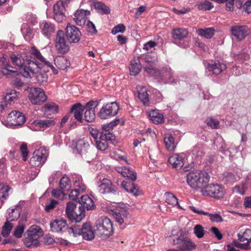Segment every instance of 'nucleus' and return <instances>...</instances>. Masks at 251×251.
<instances>
[{
	"instance_id": "9d476101",
	"label": "nucleus",
	"mask_w": 251,
	"mask_h": 251,
	"mask_svg": "<svg viewBox=\"0 0 251 251\" xmlns=\"http://www.w3.org/2000/svg\"><path fill=\"white\" fill-rule=\"evenodd\" d=\"M201 192L204 196H209L216 199L221 198L224 195L223 188L218 184H205L201 189Z\"/></svg>"
},
{
	"instance_id": "680f3d73",
	"label": "nucleus",
	"mask_w": 251,
	"mask_h": 251,
	"mask_svg": "<svg viewBox=\"0 0 251 251\" xmlns=\"http://www.w3.org/2000/svg\"><path fill=\"white\" fill-rule=\"evenodd\" d=\"M20 150L22 153L23 160L25 161L27 160L28 154L27 144L25 142L22 143L20 146Z\"/></svg>"
},
{
	"instance_id": "4d7b16f0",
	"label": "nucleus",
	"mask_w": 251,
	"mask_h": 251,
	"mask_svg": "<svg viewBox=\"0 0 251 251\" xmlns=\"http://www.w3.org/2000/svg\"><path fill=\"white\" fill-rule=\"evenodd\" d=\"M194 233L198 238H201L205 234L204 228L201 225H197L194 227Z\"/></svg>"
},
{
	"instance_id": "4468645a",
	"label": "nucleus",
	"mask_w": 251,
	"mask_h": 251,
	"mask_svg": "<svg viewBox=\"0 0 251 251\" xmlns=\"http://www.w3.org/2000/svg\"><path fill=\"white\" fill-rule=\"evenodd\" d=\"M31 54L38 60H37L35 59L28 60L29 61H32L33 62H36V63H37V64H38V66H36L34 68V69L40 67V65H44V67L50 68V69L52 70L53 73L54 74H57L58 73L57 70L55 69L51 63L49 61L46 60L45 58L41 55L40 51L38 50L34 46L31 48Z\"/></svg>"
},
{
	"instance_id": "f704fd0d",
	"label": "nucleus",
	"mask_w": 251,
	"mask_h": 251,
	"mask_svg": "<svg viewBox=\"0 0 251 251\" xmlns=\"http://www.w3.org/2000/svg\"><path fill=\"white\" fill-rule=\"evenodd\" d=\"M148 113L150 120L153 124H160L163 123L164 116L158 110H152Z\"/></svg>"
},
{
	"instance_id": "8fccbe9b",
	"label": "nucleus",
	"mask_w": 251,
	"mask_h": 251,
	"mask_svg": "<svg viewBox=\"0 0 251 251\" xmlns=\"http://www.w3.org/2000/svg\"><path fill=\"white\" fill-rule=\"evenodd\" d=\"M145 61L149 65L155 64L157 62V56L156 52H151L146 54Z\"/></svg>"
},
{
	"instance_id": "412c9836",
	"label": "nucleus",
	"mask_w": 251,
	"mask_h": 251,
	"mask_svg": "<svg viewBox=\"0 0 251 251\" xmlns=\"http://www.w3.org/2000/svg\"><path fill=\"white\" fill-rule=\"evenodd\" d=\"M232 34L238 40H242L250 33V29L246 25H234L231 27Z\"/></svg>"
},
{
	"instance_id": "39448f33",
	"label": "nucleus",
	"mask_w": 251,
	"mask_h": 251,
	"mask_svg": "<svg viewBox=\"0 0 251 251\" xmlns=\"http://www.w3.org/2000/svg\"><path fill=\"white\" fill-rule=\"evenodd\" d=\"M69 234L73 233L74 236L82 235L86 240L91 241L95 238L94 232L90 223H84L81 227L79 226H74L68 228Z\"/></svg>"
},
{
	"instance_id": "72a5a7b5",
	"label": "nucleus",
	"mask_w": 251,
	"mask_h": 251,
	"mask_svg": "<svg viewBox=\"0 0 251 251\" xmlns=\"http://www.w3.org/2000/svg\"><path fill=\"white\" fill-rule=\"evenodd\" d=\"M188 35V31L186 28H178L173 29L172 37L176 42L186 38Z\"/></svg>"
},
{
	"instance_id": "6e6d98bb",
	"label": "nucleus",
	"mask_w": 251,
	"mask_h": 251,
	"mask_svg": "<svg viewBox=\"0 0 251 251\" xmlns=\"http://www.w3.org/2000/svg\"><path fill=\"white\" fill-rule=\"evenodd\" d=\"M85 109L84 113V118L87 122H92L95 119V110Z\"/></svg>"
},
{
	"instance_id": "a878e982",
	"label": "nucleus",
	"mask_w": 251,
	"mask_h": 251,
	"mask_svg": "<svg viewBox=\"0 0 251 251\" xmlns=\"http://www.w3.org/2000/svg\"><path fill=\"white\" fill-rule=\"evenodd\" d=\"M116 171L124 177H127L132 181L136 179V173L133 171L125 166H117Z\"/></svg>"
},
{
	"instance_id": "393cba45",
	"label": "nucleus",
	"mask_w": 251,
	"mask_h": 251,
	"mask_svg": "<svg viewBox=\"0 0 251 251\" xmlns=\"http://www.w3.org/2000/svg\"><path fill=\"white\" fill-rule=\"evenodd\" d=\"M66 221L63 218L55 219L50 223L51 230L54 232L63 231V230L66 228Z\"/></svg>"
},
{
	"instance_id": "c756f323",
	"label": "nucleus",
	"mask_w": 251,
	"mask_h": 251,
	"mask_svg": "<svg viewBox=\"0 0 251 251\" xmlns=\"http://www.w3.org/2000/svg\"><path fill=\"white\" fill-rule=\"evenodd\" d=\"M40 28L42 33L47 37H50L55 30V25L50 22L43 21L40 24Z\"/></svg>"
},
{
	"instance_id": "052dcab7",
	"label": "nucleus",
	"mask_w": 251,
	"mask_h": 251,
	"mask_svg": "<svg viewBox=\"0 0 251 251\" xmlns=\"http://www.w3.org/2000/svg\"><path fill=\"white\" fill-rule=\"evenodd\" d=\"M73 181L75 186L78 187V189L81 190V192H83L86 190L85 186L83 183L81 177H78L74 178Z\"/></svg>"
},
{
	"instance_id": "f03ea898",
	"label": "nucleus",
	"mask_w": 251,
	"mask_h": 251,
	"mask_svg": "<svg viewBox=\"0 0 251 251\" xmlns=\"http://www.w3.org/2000/svg\"><path fill=\"white\" fill-rule=\"evenodd\" d=\"M11 60L13 65L17 66L19 68V71L21 75L25 77L28 78L33 74V71L38 64L36 62L29 61L24 65L25 60L21 55L11 54L10 56Z\"/></svg>"
},
{
	"instance_id": "a18cd8bd",
	"label": "nucleus",
	"mask_w": 251,
	"mask_h": 251,
	"mask_svg": "<svg viewBox=\"0 0 251 251\" xmlns=\"http://www.w3.org/2000/svg\"><path fill=\"white\" fill-rule=\"evenodd\" d=\"M4 58H1V60L3 62V66L1 69V73L3 75H11L12 73H15L17 71L13 69V67L10 66L6 61L4 62L5 60Z\"/></svg>"
},
{
	"instance_id": "4be33fe9",
	"label": "nucleus",
	"mask_w": 251,
	"mask_h": 251,
	"mask_svg": "<svg viewBox=\"0 0 251 251\" xmlns=\"http://www.w3.org/2000/svg\"><path fill=\"white\" fill-rule=\"evenodd\" d=\"M90 14V12L89 10L78 9L75 13L74 20L78 25L83 26L85 25L88 18L87 16Z\"/></svg>"
},
{
	"instance_id": "cd10ccee",
	"label": "nucleus",
	"mask_w": 251,
	"mask_h": 251,
	"mask_svg": "<svg viewBox=\"0 0 251 251\" xmlns=\"http://www.w3.org/2000/svg\"><path fill=\"white\" fill-rule=\"evenodd\" d=\"M121 186L126 192L134 196H137L141 194V191L133 183L123 181Z\"/></svg>"
},
{
	"instance_id": "a19ab883",
	"label": "nucleus",
	"mask_w": 251,
	"mask_h": 251,
	"mask_svg": "<svg viewBox=\"0 0 251 251\" xmlns=\"http://www.w3.org/2000/svg\"><path fill=\"white\" fill-rule=\"evenodd\" d=\"M215 29L212 27L199 28L197 30L198 34L206 39H211L214 34Z\"/></svg>"
},
{
	"instance_id": "0eeeda50",
	"label": "nucleus",
	"mask_w": 251,
	"mask_h": 251,
	"mask_svg": "<svg viewBox=\"0 0 251 251\" xmlns=\"http://www.w3.org/2000/svg\"><path fill=\"white\" fill-rule=\"evenodd\" d=\"M115 136L110 131L102 128L100 137L95 142L97 148L101 151H105L109 147V143L115 140Z\"/></svg>"
},
{
	"instance_id": "9b49d317",
	"label": "nucleus",
	"mask_w": 251,
	"mask_h": 251,
	"mask_svg": "<svg viewBox=\"0 0 251 251\" xmlns=\"http://www.w3.org/2000/svg\"><path fill=\"white\" fill-rule=\"evenodd\" d=\"M64 32L62 30H58L54 41L55 48L58 53L65 54L70 50V46L64 37Z\"/></svg>"
},
{
	"instance_id": "dca6fc26",
	"label": "nucleus",
	"mask_w": 251,
	"mask_h": 251,
	"mask_svg": "<svg viewBox=\"0 0 251 251\" xmlns=\"http://www.w3.org/2000/svg\"><path fill=\"white\" fill-rule=\"evenodd\" d=\"M65 35L69 43H76L79 41L81 33L78 27L68 23L66 27Z\"/></svg>"
},
{
	"instance_id": "4c0bfd02",
	"label": "nucleus",
	"mask_w": 251,
	"mask_h": 251,
	"mask_svg": "<svg viewBox=\"0 0 251 251\" xmlns=\"http://www.w3.org/2000/svg\"><path fill=\"white\" fill-rule=\"evenodd\" d=\"M81 206L87 210H92L94 208L95 204L93 200L88 195H84L81 197Z\"/></svg>"
},
{
	"instance_id": "f3484780",
	"label": "nucleus",
	"mask_w": 251,
	"mask_h": 251,
	"mask_svg": "<svg viewBox=\"0 0 251 251\" xmlns=\"http://www.w3.org/2000/svg\"><path fill=\"white\" fill-rule=\"evenodd\" d=\"M69 1V0H59L54 5L53 17L56 22L61 23L65 20V6L67 5Z\"/></svg>"
},
{
	"instance_id": "423d86ee",
	"label": "nucleus",
	"mask_w": 251,
	"mask_h": 251,
	"mask_svg": "<svg viewBox=\"0 0 251 251\" xmlns=\"http://www.w3.org/2000/svg\"><path fill=\"white\" fill-rule=\"evenodd\" d=\"M66 213L69 220L75 223L80 222L85 215V210L82 206H79L77 209L76 204L71 201L67 204Z\"/></svg>"
},
{
	"instance_id": "bf43d9fd",
	"label": "nucleus",
	"mask_w": 251,
	"mask_h": 251,
	"mask_svg": "<svg viewBox=\"0 0 251 251\" xmlns=\"http://www.w3.org/2000/svg\"><path fill=\"white\" fill-rule=\"evenodd\" d=\"M17 93L15 90H12L10 93H7L4 97V99L5 102L10 103L17 99Z\"/></svg>"
},
{
	"instance_id": "20e7f679",
	"label": "nucleus",
	"mask_w": 251,
	"mask_h": 251,
	"mask_svg": "<svg viewBox=\"0 0 251 251\" xmlns=\"http://www.w3.org/2000/svg\"><path fill=\"white\" fill-rule=\"evenodd\" d=\"M26 236L24 239L25 245L27 248L37 247L39 244L38 238L42 235V229L37 225H33L26 231Z\"/></svg>"
},
{
	"instance_id": "bb28decb",
	"label": "nucleus",
	"mask_w": 251,
	"mask_h": 251,
	"mask_svg": "<svg viewBox=\"0 0 251 251\" xmlns=\"http://www.w3.org/2000/svg\"><path fill=\"white\" fill-rule=\"evenodd\" d=\"M226 65L218 61L214 62L213 63L208 64L207 65V69L209 72H211L213 74L218 75L222 72L226 70Z\"/></svg>"
},
{
	"instance_id": "6ab92c4d",
	"label": "nucleus",
	"mask_w": 251,
	"mask_h": 251,
	"mask_svg": "<svg viewBox=\"0 0 251 251\" xmlns=\"http://www.w3.org/2000/svg\"><path fill=\"white\" fill-rule=\"evenodd\" d=\"M50 68L44 67V65H40V67L34 69L33 74L28 77H35L37 82L40 85H44L47 82L48 76L46 72L49 71Z\"/></svg>"
},
{
	"instance_id": "7ed1b4c3",
	"label": "nucleus",
	"mask_w": 251,
	"mask_h": 251,
	"mask_svg": "<svg viewBox=\"0 0 251 251\" xmlns=\"http://www.w3.org/2000/svg\"><path fill=\"white\" fill-rule=\"evenodd\" d=\"M94 230L101 238L108 237L113 233L112 222L106 217H101L96 221Z\"/></svg>"
},
{
	"instance_id": "13d9d810",
	"label": "nucleus",
	"mask_w": 251,
	"mask_h": 251,
	"mask_svg": "<svg viewBox=\"0 0 251 251\" xmlns=\"http://www.w3.org/2000/svg\"><path fill=\"white\" fill-rule=\"evenodd\" d=\"M205 122L207 126L211 127L212 129H217L220 124L218 120H216L212 117L207 118L205 120Z\"/></svg>"
},
{
	"instance_id": "864d4df0",
	"label": "nucleus",
	"mask_w": 251,
	"mask_h": 251,
	"mask_svg": "<svg viewBox=\"0 0 251 251\" xmlns=\"http://www.w3.org/2000/svg\"><path fill=\"white\" fill-rule=\"evenodd\" d=\"M223 180L226 183L232 184L237 180L236 176L232 173L227 172L224 174Z\"/></svg>"
},
{
	"instance_id": "79ce46f5",
	"label": "nucleus",
	"mask_w": 251,
	"mask_h": 251,
	"mask_svg": "<svg viewBox=\"0 0 251 251\" xmlns=\"http://www.w3.org/2000/svg\"><path fill=\"white\" fill-rule=\"evenodd\" d=\"M21 31L24 35V38L27 41H30L33 37V29L26 24L22 25Z\"/></svg>"
},
{
	"instance_id": "c03bdc74",
	"label": "nucleus",
	"mask_w": 251,
	"mask_h": 251,
	"mask_svg": "<svg viewBox=\"0 0 251 251\" xmlns=\"http://www.w3.org/2000/svg\"><path fill=\"white\" fill-rule=\"evenodd\" d=\"M11 193V188L9 186H2L0 188V201L4 202Z\"/></svg>"
},
{
	"instance_id": "ea45409f",
	"label": "nucleus",
	"mask_w": 251,
	"mask_h": 251,
	"mask_svg": "<svg viewBox=\"0 0 251 251\" xmlns=\"http://www.w3.org/2000/svg\"><path fill=\"white\" fill-rule=\"evenodd\" d=\"M164 141L166 146V148L168 151H173L175 149L176 144L175 142L174 137L172 134H166Z\"/></svg>"
},
{
	"instance_id": "de8ad7c7",
	"label": "nucleus",
	"mask_w": 251,
	"mask_h": 251,
	"mask_svg": "<svg viewBox=\"0 0 251 251\" xmlns=\"http://www.w3.org/2000/svg\"><path fill=\"white\" fill-rule=\"evenodd\" d=\"M165 201L168 204L175 206L178 205V207H181L178 205V200L176 197L171 193H166L165 194Z\"/></svg>"
},
{
	"instance_id": "c85d7f7f",
	"label": "nucleus",
	"mask_w": 251,
	"mask_h": 251,
	"mask_svg": "<svg viewBox=\"0 0 251 251\" xmlns=\"http://www.w3.org/2000/svg\"><path fill=\"white\" fill-rule=\"evenodd\" d=\"M137 95L138 98L144 105L149 106L150 105V101L149 94L145 87H139L137 90Z\"/></svg>"
},
{
	"instance_id": "1a4fd4ad",
	"label": "nucleus",
	"mask_w": 251,
	"mask_h": 251,
	"mask_svg": "<svg viewBox=\"0 0 251 251\" xmlns=\"http://www.w3.org/2000/svg\"><path fill=\"white\" fill-rule=\"evenodd\" d=\"M119 110V105L116 102H112L103 105L98 113L99 116L106 119L116 115Z\"/></svg>"
},
{
	"instance_id": "603ef678",
	"label": "nucleus",
	"mask_w": 251,
	"mask_h": 251,
	"mask_svg": "<svg viewBox=\"0 0 251 251\" xmlns=\"http://www.w3.org/2000/svg\"><path fill=\"white\" fill-rule=\"evenodd\" d=\"M25 225L23 224L19 223L13 231V236L17 238H21L25 230Z\"/></svg>"
},
{
	"instance_id": "37998d69",
	"label": "nucleus",
	"mask_w": 251,
	"mask_h": 251,
	"mask_svg": "<svg viewBox=\"0 0 251 251\" xmlns=\"http://www.w3.org/2000/svg\"><path fill=\"white\" fill-rule=\"evenodd\" d=\"M58 111V105L55 103L51 102L46 104L44 107V111L46 115L55 114Z\"/></svg>"
},
{
	"instance_id": "f257e3e1",
	"label": "nucleus",
	"mask_w": 251,
	"mask_h": 251,
	"mask_svg": "<svg viewBox=\"0 0 251 251\" xmlns=\"http://www.w3.org/2000/svg\"><path fill=\"white\" fill-rule=\"evenodd\" d=\"M209 176L207 172L197 170L191 171L187 175V183L193 189H201L208 183Z\"/></svg>"
},
{
	"instance_id": "b1692460",
	"label": "nucleus",
	"mask_w": 251,
	"mask_h": 251,
	"mask_svg": "<svg viewBox=\"0 0 251 251\" xmlns=\"http://www.w3.org/2000/svg\"><path fill=\"white\" fill-rule=\"evenodd\" d=\"M56 123V120L52 118L45 120H37L33 122V125L38 130H44L47 128L53 126Z\"/></svg>"
},
{
	"instance_id": "e433bc0d",
	"label": "nucleus",
	"mask_w": 251,
	"mask_h": 251,
	"mask_svg": "<svg viewBox=\"0 0 251 251\" xmlns=\"http://www.w3.org/2000/svg\"><path fill=\"white\" fill-rule=\"evenodd\" d=\"M168 162L174 168H181L184 165L183 159L177 154L171 156L168 159Z\"/></svg>"
},
{
	"instance_id": "2f4dec72",
	"label": "nucleus",
	"mask_w": 251,
	"mask_h": 251,
	"mask_svg": "<svg viewBox=\"0 0 251 251\" xmlns=\"http://www.w3.org/2000/svg\"><path fill=\"white\" fill-rule=\"evenodd\" d=\"M22 210V207L20 204H17L14 208H9L7 210L8 216L7 217V219L10 221L17 220L20 217Z\"/></svg>"
},
{
	"instance_id": "aec40b11",
	"label": "nucleus",
	"mask_w": 251,
	"mask_h": 251,
	"mask_svg": "<svg viewBox=\"0 0 251 251\" xmlns=\"http://www.w3.org/2000/svg\"><path fill=\"white\" fill-rule=\"evenodd\" d=\"M89 144L84 139H79L76 143L74 151L80 154L84 159L87 162L90 161V158L88 157V150Z\"/></svg>"
},
{
	"instance_id": "338daca9",
	"label": "nucleus",
	"mask_w": 251,
	"mask_h": 251,
	"mask_svg": "<svg viewBox=\"0 0 251 251\" xmlns=\"http://www.w3.org/2000/svg\"><path fill=\"white\" fill-rule=\"evenodd\" d=\"M145 69L146 72L151 76H155V74H157L158 71L155 67L151 65L146 66Z\"/></svg>"
},
{
	"instance_id": "58836bf2",
	"label": "nucleus",
	"mask_w": 251,
	"mask_h": 251,
	"mask_svg": "<svg viewBox=\"0 0 251 251\" xmlns=\"http://www.w3.org/2000/svg\"><path fill=\"white\" fill-rule=\"evenodd\" d=\"M91 5H93L97 12L101 14H107L110 13L109 8L103 3L93 0Z\"/></svg>"
},
{
	"instance_id": "49530a36",
	"label": "nucleus",
	"mask_w": 251,
	"mask_h": 251,
	"mask_svg": "<svg viewBox=\"0 0 251 251\" xmlns=\"http://www.w3.org/2000/svg\"><path fill=\"white\" fill-rule=\"evenodd\" d=\"M59 186L61 189L64 191H68L71 187V181L66 176H63L59 182Z\"/></svg>"
},
{
	"instance_id": "f8f14e48",
	"label": "nucleus",
	"mask_w": 251,
	"mask_h": 251,
	"mask_svg": "<svg viewBox=\"0 0 251 251\" xmlns=\"http://www.w3.org/2000/svg\"><path fill=\"white\" fill-rule=\"evenodd\" d=\"M172 243L177 246L178 251H192L196 247L195 244L188 238L181 236L175 237L173 239Z\"/></svg>"
},
{
	"instance_id": "5fc2aeb1",
	"label": "nucleus",
	"mask_w": 251,
	"mask_h": 251,
	"mask_svg": "<svg viewBox=\"0 0 251 251\" xmlns=\"http://www.w3.org/2000/svg\"><path fill=\"white\" fill-rule=\"evenodd\" d=\"M12 228V225L9 222H6L2 227L1 235L5 237H7Z\"/></svg>"
},
{
	"instance_id": "2eb2a0df",
	"label": "nucleus",
	"mask_w": 251,
	"mask_h": 251,
	"mask_svg": "<svg viewBox=\"0 0 251 251\" xmlns=\"http://www.w3.org/2000/svg\"><path fill=\"white\" fill-rule=\"evenodd\" d=\"M28 98L32 104H41L46 100L47 97L43 89L31 87L29 90Z\"/></svg>"
},
{
	"instance_id": "a211bd4d",
	"label": "nucleus",
	"mask_w": 251,
	"mask_h": 251,
	"mask_svg": "<svg viewBox=\"0 0 251 251\" xmlns=\"http://www.w3.org/2000/svg\"><path fill=\"white\" fill-rule=\"evenodd\" d=\"M7 121L11 125L19 126L23 125L26 120L25 115L19 111L14 110L9 113Z\"/></svg>"
},
{
	"instance_id": "ddd939ff",
	"label": "nucleus",
	"mask_w": 251,
	"mask_h": 251,
	"mask_svg": "<svg viewBox=\"0 0 251 251\" xmlns=\"http://www.w3.org/2000/svg\"><path fill=\"white\" fill-rule=\"evenodd\" d=\"M98 191L102 194H116L118 189L110 180L103 178L100 179L97 183Z\"/></svg>"
},
{
	"instance_id": "09e8293b",
	"label": "nucleus",
	"mask_w": 251,
	"mask_h": 251,
	"mask_svg": "<svg viewBox=\"0 0 251 251\" xmlns=\"http://www.w3.org/2000/svg\"><path fill=\"white\" fill-rule=\"evenodd\" d=\"M237 236L238 240L241 242L245 241L251 242V229H246L242 234L238 233Z\"/></svg>"
},
{
	"instance_id": "7c9ffc66",
	"label": "nucleus",
	"mask_w": 251,
	"mask_h": 251,
	"mask_svg": "<svg viewBox=\"0 0 251 251\" xmlns=\"http://www.w3.org/2000/svg\"><path fill=\"white\" fill-rule=\"evenodd\" d=\"M141 68L139 57H134L131 60L129 68L130 75L133 76L137 75L140 73Z\"/></svg>"
},
{
	"instance_id": "473e14b6",
	"label": "nucleus",
	"mask_w": 251,
	"mask_h": 251,
	"mask_svg": "<svg viewBox=\"0 0 251 251\" xmlns=\"http://www.w3.org/2000/svg\"><path fill=\"white\" fill-rule=\"evenodd\" d=\"M84 109L79 103L74 104L71 108L70 113H74V117L78 122L80 123L83 122L82 113Z\"/></svg>"
},
{
	"instance_id": "6e6552de",
	"label": "nucleus",
	"mask_w": 251,
	"mask_h": 251,
	"mask_svg": "<svg viewBox=\"0 0 251 251\" xmlns=\"http://www.w3.org/2000/svg\"><path fill=\"white\" fill-rule=\"evenodd\" d=\"M48 156V151L44 147H40L34 151L29 163L33 166H42L46 161Z\"/></svg>"
},
{
	"instance_id": "0e129e2a",
	"label": "nucleus",
	"mask_w": 251,
	"mask_h": 251,
	"mask_svg": "<svg viewBox=\"0 0 251 251\" xmlns=\"http://www.w3.org/2000/svg\"><path fill=\"white\" fill-rule=\"evenodd\" d=\"M98 100H90L86 103L84 109L88 110H95L98 105Z\"/></svg>"
},
{
	"instance_id": "c9c22d12",
	"label": "nucleus",
	"mask_w": 251,
	"mask_h": 251,
	"mask_svg": "<svg viewBox=\"0 0 251 251\" xmlns=\"http://www.w3.org/2000/svg\"><path fill=\"white\" fill-rule=\"evenodd\" d=\"M54 64L60 70H65L70 65L69 61L64 56H58L54 59Z\"/></svg>"
},
{
	"instance_id": "3c124183",
	"label": "nucleus",
	"mask_w": 251,
	"mask_h": 251,
	"mask_svg": "<svg viewBox=\"0 0 251 251\" xmlns=\"http://www.w3.org/2000/svg\"><path fill=\"white\" fill-rule=\"evenodd\" d=\"M196 5L199 10L203 11L210 10L214 7L213 4L208 0L197 3Z\"/></svg>"
},
{
	"instance_id": "774afa93",
	"label": "nucleus",
	"mask_w": 251,
	"mask_h": 251,
	"mask_svg": "<svg viewBox=\"0 0 251 251\" xmlns=\"http://www.w3.org/2000/svg\"><path fill=\"white\" fill-rule=\"evenodd\" d=\"M58 204V201L55 200H52L50 202L47 203L45 206V210L46 212H49L53 209L56 204Z\"/></svg>"
},
{
	"instance_id": "e2e57ef3",
	"label": "nucleus",
	"mask_w": 251,
	"mask_h": 251,
	"mask_svg": "<svg viewBox=\"0 0 251 251\" xmlns=\"http://www.w3.org/2000/svg\"><path fill=\"white\" fill-rule=\"evenodd\" d=\"M119 122V119L115 120L114 121L111 122L108 125H102V129H104L105 130H109L111 132V130H112L113 127L117 125Z\"/></svg>"
},
{
	"instance_id": "69168bd1",
	"label": "nucleus",
	"mask_w": 251,
	"mask_h": 251,
	"mask_svg": "<svg viewBox=\"0 0 251 251\" xmlns=\"http://www.w3.org/2000/svg\"><path fill=\"white\" fill-rule=\"evenodd\" d=\"M125 30L126 26L123 24H119L112 28L111 33L113 34H116L119 32L123 33Z\"/></svg>"
},
{
	"instance_id": "5701e85b",
	"label": "nucleus",
	"mask_w": 251,
	"mask_h": 251,
	"mask_svg": "<svg viewBox=\"0 0 251 251\" xmlns=\"http://www.w3.org/2000/svg\"><path fill=\"white\" fill-rule=\"evenodd\" d=\"M113 216L116 221L121 226L123 225L125 227L126 225H128V212L124 209H121L120 211H115L113 212Z\"/></svg>"
}]
</instances>
